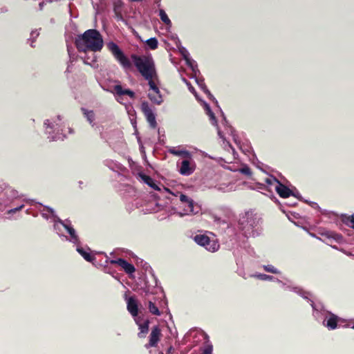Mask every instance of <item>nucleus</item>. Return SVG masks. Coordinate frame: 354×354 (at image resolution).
I'll list each match as a JSON object with an SVG mask.
<instances>
[{
  "label": "nucleus",
  "mask_w": 354,
  "mask_h": 354,
  "mask_svg": "<svg viewBox=\"0 0 354 354\" xmlns=\"http://www.w3.org/2000/svg\"><path fill=\"white\" fill-rule=\"evenodd\" d=\"M83 59V62L84 64L89 65L93 68H97V65L95 66V64L97 61V56L95 54H92V59L88 55H86Z\"/></svg>",
  "instance_id": "nucleus-18"
},
{
  "label": "nucleus",
  "mask_w": 354,
  "mask_h": 354,
  "mask_svg": "<svg viewBox=\"0 0 354 354\" xmlns=\"http://www.w3.org/2000/svg\"><path fill=\"white\" fill-rule=\"evenodd\" d=\"M122 7V2L120 0H118L113 3V10L115 13V15L118 18L121 19L122 15L120 13V8Z\"/></svg>",
  "instance_id": "nucleus-23"
},
{
  "label": "nucleus",
  "mask_w": 354,
  "mask_h": 354,
  "mask_svg": "<svg viewBox=\"0 0 354 354\" xmlns=\"http://www.w3.org/2000/svg\"><path fill=\"white\" fill-rule=\"evenodd\" d=\"M113 89H114L115 94L118 96L127 95L129 96V97L131 99H134L136 97V94L133 91H131L129 88L124 89L122 88V86L120 84H117V85L114 86Z\"/></svg>",
  "instance_id": "nucleus-9"
},
{
  "label": "nucleus",
  "mask_w": 354,
  "mask_h": 354,
  "mask_svg": "<svg viewBox=\"0 0 354 354\" xmlns=\"http://www.w3.org/2000/svg\"><path fill=\"white\" fill-rule=\"evenodd\" d=\"M23 207H24V205H21L19 207H17V208H15V209H12L11 210H10V212H14L15 213L17 211H19V210L21 209Z\"/></svg>",
  "instance_id": "nucleus-34"
},
{
  "label": "nucleus",
  "mask_w": 354,
  "mask_h": 354,
  "mask_svg": "<svg viewBox=\"0 0 354 354\" xmlns=\"http://www.w3.org/2000/svg\"><path fill=\"white\" fill-rule=\"evenodd\" d=\"M346 223L348 225V223H350L351 224L349 225V226L354 229V214L346 218Z\"/></svg>",
  "instance_id": "nucleus-32"
},
{
  "label": "nucleus",
  "mask_w": 354,
  "mask_h": 354,
  "mask_svg": "<svg viewBox=\"0 0 354 354\" xmlns=\"http://www.w3.org/2000/svg\"><path fill=\"white\" fill-rule=\"evenodd\" d=\"M209 237L205 234H198L194 236L195 242L205 248L206 245L209 243Z\"/></svg>",
  "instance_id": "nucleus-14"
},
{
  "label": "nucleus",
  "mask_w": 354,
  "mask_h": 354,
  "mask_svg": "<svg viewBox=\"0 0 354 354\" xmlns=\"http://www.w3.org/2000/svg\"><path fill=\"white\" fill-rule=\"evenodd\" d=\"M81 111L83 113L84 115L86 118L88 122L90 124H92L93 120H95L94 112L93 111H88L85 108H82Z\"/></svg>",
  "instance_id": "nucleus-20"
},
{
  "label": "nucleus",
  "mask_w": 354,
  "mask_h": 354,
  "mask_svg": "<svg viewBox=\"0 0 354 354\" xmlns=\"http://www.w3.org/2000/svg\"><path fill=\"white\" fill-rule=\"evenodd\" d=\"M142 179L144 182L148 185L149 187H152L155 190H160L158 186L155 183L153 179L151 178L149 176L143 174L142 176Z\"/></svg>",
  "instance_id": "nucleus-16"
},
{
  "label": "nucleus",
  "mask_w": 354,
  "mask_h": 354,
  "mask_svg": "<svg viewBox=\"0 0 354 354\" xmlns=\"http://www.w3.org/2000/svg\"><path fill=\"white\" fill-rule=\"evenodd\" d=\"M172 350V347H170L168 351H167V353H169L171 352V351Z\"/></svg>",
  "instance_id": "nucleus-37"
},
{
  "label": "nucleus",
  "mask_w": 354,
  "mask_h": 354,
  "mask_svg": "<svg viewBox=\"0 0 354 354\" xmlns=\"http://www.w3.org/2000/svg\"><path fill=\"white\" fill-rule=\"evenodd\" d=\"M275 190L280 197L286 198L292 195V192L286 185L278 183V185H275Z\"/></svg>",
  "instance_id": "nucleus-8"
},
{
  "label": "nucleus",
  "mask_w": 354,
  "mask_h": 354,
  "mask_svg": "<svg viewBox=\"0 0 354 354\" xmlns=\"http://www.w3.org/2000/svg\"><path fill=\"white\" fill-rule=\"evenodd\" d=\"M111 263L120 266L127 274H132L136 271V268L133 264L129 263L127 261L122 258L112 260Z\"/></svg>",
  "instance_id": "nucleus-6"
},
{
  "label": "nucleus",
  "mask_w": 354,
  "mask_h": 354,
  "mask_svg": "<svg viewBox=\"0 0 354 354\" xmlns=\"http://www.w3.org/2000/svg\"><path fill=\"white\" fill-rule=\"evenodd\" d=\"M127 310L133 317L138 315V305L134 297H130L127 300Z\"/></svg>",
  "instance_id": "nucleus-7"
},
{
  "label": "nucleus",
  "mask_w": 354,
  "mask_h": 354,
  "mask_svg": "<svg viewBox=\"0 0 354 354\" xmlns=\"http://www.w3.org/2000/svg\"><path fill=\"white\" fill-rule=\"evenodd\" d=\"M75 45L79 52L86 53L101 51L104 46V40L101 33L96 29H88L83 34L78 35Z\"/></svg>",
  "instance_id": "nucleus-1"
},
{
  "label": "nucleus",
  "mask_w": 354,
  "mask_h": 354,
  "mask_svg": "<svg viewBox=\"0 0 354 354\" xmlns=\"http://www.w3.org/2000/svg\"><path fill=\"white\" fill-rule=\"evenodd\" d=\"M263 269L266 272L273 273V274H278L279 272V270L272 265L264 266Z\"/></svg>",
  "instance_id": "nucleus-29"
},
{
  "label": "nucleus",
  "mask_w": 354,
  "mask_h": 354,
  "mask_svg": "<svg viewBox=\"0 0 354 354\" xmlns=\"http://www.w3.org/2000/svg\"><path fill=\"white\" fill-rule=\"evenodd\" d=\"M153 93L157 94V97H155V95L153 93H149L148 94V97L152 102L156 104H160L162 102L163 100L159 88H158V90H153Z\"/></svg>",
  "instance_id": "nucleus-13"
},
{
  "label": "nucleus",
  "mask_w": 354,
  "mask_h": 354,
  "mask_svg": "<svg viewBox=\"0 0 354 354\" xmlns=\"http://www.w3.org/2000/svg\"><path fill=\"white\" fill-rule=\"evenodd\" d=\"M149 312L154 315H160V311L159 310L158 308L156 306V305L153 303L152 301H149Z\"/></svg>",
  "instance_id": "nucleus-24"
},
{
  "label": "nucleus",
  "mask_w": 354,
  "mask_h": 354,
  "mask_svg": "<svg viewBox=\"0 0 354 354\" xmlns=\"http://www.w3.org/2000/svg\"><path fill=\"white\" fill-rule=\"evenodd\" d=\"M146 44L151 50H155L158 48V42L156 37H151L146 41Z\"/></svg>",
  "instance_id": "nucleus-25"
},
{
  "label": "nucleus",
  "mask_w": 354,
  "mask_h": 354,
  "mask_svg": "<svg viewBox=\"0 0 354 354\" xmlns=\"http://www.w3.org/2000/svg\"><path fill=\"white\" fill-rule=\"evenodd\" d=\"M149 320L146 319L143 323L139 324L136 322V324L138 325L140 332L138 333V337L139 338H145L146 335L149 332Z\"/></svg>",
  "instance_id": "nucleus-11"
},
{
  "label": "nucleus",
  "mask_w": 354,
  "mask_h": 354,
  "mask_svg": "<svg viewBox=\"0 0 354 354\" xmlns=\"http://www.w3.org/2000/svg\"><path fill=\"white\" fill-rule=\"evenodd\" d=\"M64 227L67 230L68 233L70 234L71 239H73L74 243H77L78 241V236L76 234L75 230L71 226L67 225H63Z\"/></svg>",
  "instance_id": "nucleus-21"
},
{
  "label": "nucleus",
  "mask_w": 354,
  "mask_h": 354,
  "mask_svg": "<svg viewBox=\"0 0 354 354\" xmlns=\"http://www.w3.org/2000/svg\"><path fill=\"white\" fill-rule=\"evenodd\" d=\"M169 152L171 154L178 156H183L184 158H190L191 156L190 153L186 150H176V149L172 148L169 149Z\"/></svg>",
  "instance_id": "nucleus-17"
},
{
  "label": "nucleus",
  "mask_w": 354,
  "mask_h": 354,
  "mask_svg": "<svg viewBox=\"0 0 354 354\" xmlns=\"http://www.w3.org/2000/svg\"><path fill=\"white\" fill-rule=\"evenodd\" d=\"M252 277L262 281L272 280L273 279L272 276L266 274H256L252 275Z\"/></svg>",
  "instance_id": "nucleus-27"
},
{
  "label": "nucleus",
  "mask_w": 354,
  "mask_h": 354,
  "mask_svg": "<svg viewBox=\"0 0 354 354\" xmlns=\"http://www.w3.org/2000/svg\"><path fill=\"white\" fill-rule=\"evenodd\" d=\"M131 1H133V2H139V1H141L142 0H130Z\"/></svg>",
  "instance_id": "nucleus-36"
},
{
  "label": "nucleus",
  "mask_w": 354,
  "mask_h": 354,
  "mask_svg": "<svg viewBox=\"0 0 354 354\" xmlns=\"http://www.w3.org/2000/svg\"><path fill=\"white\" fill-rule=\"evenodd\" d=\"M156 75H151V77L150 79H145L146 80L148 81V83H149V86L150 87V88L153 91V90H158V86L156 85L155 82H153V77L155 76Z\"/></svg>",
  "instance_id": "nucleus-30"
},
{
  "label": "nucleus",
  "mask_w": 354,
  "mask_h": 354,
  "mask_svg": "<svg viewBox=\"0 0 354 354\" xmlns=\"http://www.w3.org/2000/svg\"><path fill=\"white\" fill-rule=\"evenodd\" d=\"M162 336L161 329L159 326L152 327L151 333L149 336V342L145 345L146 348L156 347Z\"/></svg>",
  "instance_id": "nucleus-5"
},
{
  "label": "nucleus",
  "mask_w": 354,
  "mask_h": 354,
  "mask_svg": "<svg viewBox=\"0 0 354 354\" xmlns=\"http://www.w3.org/2000/svg\"><path fill=\"white\" fill-rule=\"evenodd\" d=\"M352 328H353V329H354V326L352 327Z\"/></svg>",
  "instance_id": "nucleus-38"
},
{
  "label": "nucleus",
  "mask_w": 354,
  "mask_h": 354,
  "mask_svg": "<svg viewBox=\"0 0 354 354\" xmlns=\"http://www.w3.org/2000/svg\"><path fill=\"white\" fill-rule=\"evenodd\" d=\"M339 321V317L334 315L330 314V317L326 320V326L330 330H334L337 327V322Z\"/></svg>",
  "instance_id": "nucleus-12"
},
{
  "label": "nucleus",
  "mask_w": 354,
  "mask_h": 354,
  "mask_svg": "<svg viewBox=\"0 0 354 354\" xmlns=\"http://www.w3.org/2000/svg\"><path fill=\"white\" fill-rule=\"evenodd\" d=\"M194 169L190 166V162L187 160H184L181 162V166L179 170L180 174L184 176H189L194 172Z\"/></svg>",
  "instance_id": "nucleus-10"
},
{
  "label": "nucleus",
  "mask_w": 354,
  "mask_h": 354,
  "mask_svg": "<svg viewBox=\"0 0 354 354\" xmlns=\"http://www.w3.org/2000/svg\"><path fill=\"white\" fill-rule=\"evenodd\" d=\"M141 111L145 115L147 122L149 123L150 127L151 129H156L157 127V122L156 120L155 114L153 111L150 108L149 103L146 101H144L141 103Z\"/></svg>",
  "instance_id": "nucleus-4"
},
{
  "label": "nucleus",
  "mask_w": 354,
  "mask_h": 354,
  "mask_svg": "<svg viewBox=\"0 0 354 354\" xmlns=\"http://www.w3.org/2000/svg\"><path fill=\"white\" fill-rule=\"evenodd\" d=\"M107 48L124 68L129 69L131 68L132 64L131 61L125 56L122 50L113 41L109 42L107 44Z\"/></svg>",
  "instance_id": "nucleus-3"
},
{
  "label": "nucleus",
  "mask_w": 354,
  "mask_h": 354,
  "mask_svg": "<svg viewBox=\"0 0 354 354\" xmlns=\"http://www.w3.org/2000/svg\"><path fill=\"white\" fill-rule=\"evenodd\" d=\"M131 58L137 70L145 79H150L151 75H156L155 63L151 56L132 54Z\"/></svg>",
  "instance_id": "nucleus-2"
},
{
  "label": "nucleus",
  "mask_w": 354,
  "mask_h": 354,
  "mask_svg": "<svg viewBox=\"0 0 354 354\" xmlns=\"http://www.w3.org/2000/svg\"><path fill=\"white\" fill-rule=\"evenodd\" d=\"M212 350H213L212 346L207 345L203 348L201 354H212Z\"/></svg>",
  "instance_id": "nucleus-33"
},
{
  "label": "nucleus",
  "mask_w": 354,
  "mask_h": 354,
  "mask_svg": "<svg viewBox=\"0 0 354 354\" xmlns=\"http://www.w3.org/2000/svg\"><path fill=\"white\" fill-rule=\"evenodd\" d=\"M180 201L183 203H187L188 204L189 208L191 209V211H192L194 207V202L187 195L181 194L180 196Z\"/></svg>",
  "instance_id": "nucleus-22"
},
{
  "label": "nucleus",
  "mask_w": 354,
  "mask_h": 354,
  "mask_svg": "<svg viewBox=\"0 0 354 354\" xmlns=\"http://www.w3.org/2000/svg\"><path fill=\"white\" fill-rule=\"evenodd\" d=\"M220 248L219 243L214 239H209V243L206 245L205 249L211 252L217 251Z\"/></svg>",
  "instance_id": "nucleus-15"
},
{
  "label": "nucleus",
  "mask_w": 354,
  "mask_h": 354,
  "mask_svg": "<svg viewBox=\"0 0 354 354\" xmlns=\"http://www.w3.org/2000/svg\"><path fill=\"white\" fill-rule=\"evenodd\" d=\"M205 92L207 94H208V96H209V99H211V97H213V96H212V95L211 94V93H210L207 89H206V90L205 91Z\"/></svg>",
  "instance_id": "nucleus-35"
},
{
  "label": "nucleus",
  "mask_w": 354,
  "mask_h": 354,
  "mask_svg": "<svg viewBox=\"0 0 354 354\" xmlns=\"http://www.w3.org/2000/svg\"><path fill=\"white\" fill-rule=\"evenodd\" d=\"M159 16L160 17V19L167 25L171 24V21L169 19L167 15L163 10H160Z\"/></svg>",
  "instance_id": "nucleus-26"
},
{
  "label": "nucleus",
  "mask_w": 354,
  "mask_h": 354,
  "mask_svg": "<svg viewBox=\"0 0 354 354\" xmlns=\"http://www.w3.org/2000/svg\"><path fill=\"white\" fill-rule=\"evenodd\" d=\"M264 181L267 185H272L274 184L278 185V183H279V181L276 178H274L273 176H270V177H268V178H265Z\"/></svg>",
  "instance_id": "nucleus-28"
},
{
  "label": "nucleus",
  "mask_w": 354,
  "mask_h": 354,
  "mask_svg": "<svg viewBox=\"0 0 354 354\" xmlns=\"http://www.w3.org/2000/svg\"><path fill=\"white\" fill-rule=\"evenodd\" d=\"M240 172L246 176H251V174H252V171H251L250 168L248 166H245V167L241 168Z\"/></svg>",
  "instance_id": "nucleus-31"
},
{
  "label": "nucleus",
  "mask_w": 354,
  "mask_h": 354,
  "mask_svg": "<svg viewBox=\"0 0 354 354\" xmlns=\"http://www.w3.org/2000/svg\"><path fill=\"white\" fill-rule=\"evenodd\" d=\"M77 251L84 257L88 262H93L95 260V257L91 255L89 252L85 251L83 248H79Z\"/></svg>",
  "instance_id": "nucleus-19"
}]
</instances>
